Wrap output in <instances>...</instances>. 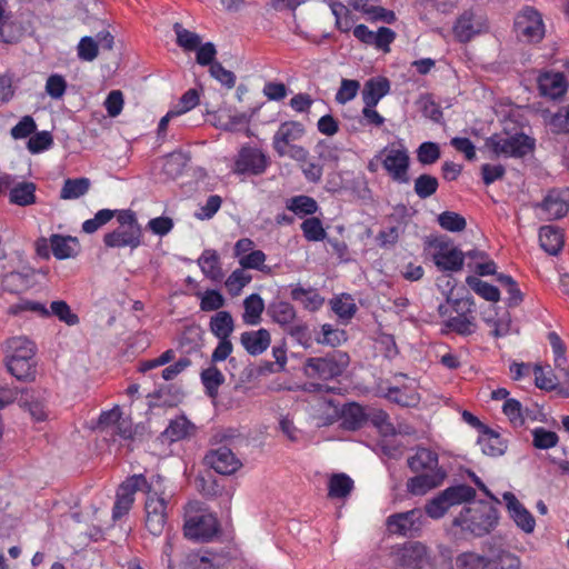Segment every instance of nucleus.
Wrapping results in <instances>:
<instances>
[{
  "instance_id": "obj_1",
  "label": "nucleus",
  "mask_w": 569,
  "mask_h": 569,
  "mask_svg": "<svg viewBox=\"0 0 569 569\" xmlns=\"http://www.w3.org/2000/svg\"><path fill=\"white\" fill-rule=\"evenodd\" d=\"M4 365L17 380L31 382L37 377V346L27 337H12L6 341Z\"/></svg>"
},
{
  "instance_id": "obj_2",
  "label": "nucleus",
  "mask_w": 569,
  "mask_h": 569,
  "mask_svg": "<svg viewBox=\"0 0 569 569\" xmlns=\"http://www.w3.org/2000/svg\"><path fill=\"white\" fill-rule=\"evenodd\" d=\"M146 528L153 536L162 533L167 522V506L170 495L166 491L164 479L161 476L147 480L144 488Z\"/></svg>"
},
{
  "instance_id": "obj_3",
  "label": "nucleus",
  "mask_w": 569,
  "mask_h": 569,
  "mask_svg": "<svg viewBox=\"0 0 569 569\" xmlns=\"http://www.w3.org/2000/svg\"><path fill=\"white\" fill-rule=\"evenodd\" d=\"M497 523V510L483 502L465 508L453 520V526L460 527L462 530L469 531L477 537L489 533Z\"/></svg>"
},
{
  "instance_id": "obj_4",
  "label": "nucleus",
  "mask_w": 569,
  "mask_h": 569,
  "mask_svg": "<svg viewBox=\"0 0 569 569\" xmlns=\"http://www.w3.org/2000/svg\"><path fill=\"white\" fill-rule=\"evenodd\" d=\"M350 363L347 352L333 350L323 357H310L303 363V373L308 378L332 380L340 377Z\"/></svg>"
},
{
  "instance_id": "obj_5",
  "label": "nucleus",
  "mask_w": 569,
  "mask_h": 569,
  "mask_svg": "<svg viewBox=\"0 0 569 569\" xmlns=\"http://www.w3.org/2000/svg\"><path fill=\"white\" fill-rule=\"evenodd\" d=\"M513 32L523 43L540 42L546 32L542 14L533 7H523L515 16Z\"/></svg>"
},
{
  "instance_id": "obj_6",
  "label": "nucleus",
  "mask_w": 569,
  "mask_h": 569,
  "mask_svg": "<svg viewBox=\"0 0 569 569\" xmlns=\"http://www.w3.org/2000/svg\"><path fill=\"white\" fill-rule=\"evenodd\" d=\"M382 167L392 181L403 184L409 183L410 157L408 149L402 146L390 144L381 151Z\"/></svg>"
},
{
  "instance_id": "obj_7",
  "label": "nucleus",
  "mask_w": 569,
  "mask_h": 569,
  "mask_svg": "<svg viewBox=\"0 0 569 569\" xmlns=\"http://www.w3.org/2000/svg\"><path fill=\"white\" fill-rule=\"evenodd\" d=\"M486 146L496 156L523 157L533 149V141L523 133L493 134L486 140Z\"/></svg>"
},
{
  "instance_id": "obj_8",
  "label": "nucleus",
  "mask_w": 569,
  "mask_h": 569,
  "mask_svg": "<svg viewBox=\"0 0 569 569\" xmlns=\"http://www.w3.org/2000/svg\"><path fill=\"white\" fill-rule=\"evenodd\" d=\"M448 302L452 303V308L458 313L455 317H450L446 320L445 327L461 336H469L476 330V322L473 313L475 301L471 297L462 299H447Z\"/></svg>"
},
{
  "instance_id": "obj_9",
  "label": "nucleus",
  "mask_w": 569,
  "mask_h": 569,
  "mask_svg": "<svg viewBox=\"0 0 569 569\" xmlns=\"http://www.w3.org/2000/svg\"><path fill=\"white\" fill-rule=\"evenodd\" d=\"M323 403L331 408V413L328 416L327 421L333 422L338 418L341 419V427L345 430L356 431L363 427L368 420L362 406L357 402H350L339 409L338 403L333 399H325Z\"/></svg>"
},
{
  "instance_id": "obj_10",
  "label": "nucleus",
  "mask_w": 569,
  "mask_h": 569,
  "mask_svg": "<svg viewBox=\"0 0 569 569\" xmlns=\"http://www.w3.org/2000/svg\"><path fill=\"white\" fill-rule=\"evenodd\" d=\"M146 487L147 479L143 475H133L119 486L112 508L113 520L122 518L130 511L134 502V493L137 491L144 492Z\"/></svg>"
},
{
  "instance_id": "obj_11",
  "label": "nucleus",
  "mask_w": 569,
  "mask_h": 569,
  "mask_svg": "<svg viewBox=\"0 0 569 569\" xmlns=\"http://www.w3.org/2000/svg\"><path fill=\"white\" fill-rule=\"evenodd\" d=\"M268 163L267 156L260 149L246 146L238 152L233 172L237 174L258 176L266 171Z\"/></svg>"
},
{
  "instance_id": "obj_12",
  "label": "nucleus",
  "mask_w": 569,
  "mask_h": 569,
  "mask_svg": "<svg viewBox=\"0 0 569 569\" xmlns=\"http://www.w3.org/2000/svg\"><path fill=\"white\" fill-rule=\"evenodd\" d=\"M217 518L209 512H200L186 519L184 536L192 540H210L218 532Z\"/></svg>"
},
{
  "instance_id": "obj_13",
  "label": "nucleus",
  "mask_w": 569,
  "mask_h": 569,
  "mask_svg": "<svg viewBox=\"0 0 569 569\" xmlns=\"http://www.w3.org/2000/svg\"><path fill=\"white\" fill-rule=\"evenodd\" d=\"M422 523L423 512L418 508L393 513L387 518L388 530L399 536H416L421 530Z\"/></svg>"
},
{
  "instance_id": "obj_14",
  "label": "nucleus",
  "mask_w": 569,
  "mask_h": 569,
  "mask_svg": "<svg viewBox=\"0 0 569 569\" xmlns=\"http://www.w3.org/2000/svg\"><path fill=\"white\" fill-rule=\"evenodd\" d=\"M204 462L220 475L234 473L241 467V461L226 446L209 450L204 456Z\"/></svg>"
},
{
  "instance_id": "obj_15",
  "label": "nucleus",
  "mask_w": 569,
  "mask_h": 569,
  "mask_svg": "<svg viewBox=\"0 0 569 569\" xmlns=\"http://www.w3.org/2000/svg\"><path fill=\"white\" fill-rule=\"evenodd\" d=\"M436 248L432 260L438 269L452 272L462 269L465 254L461 250L443 241L437 242Z\"/></svg>"
},
{
  "instance_id": "obj_16",
  "label": "nucleus",
  "mask_w": 569,
  "mask_h": 569,
  "mask_svg": "<svg viewBox=\"0 0 569 569\" xmlns=\"http://www.w3.org/2000/svg\"><path fill=\"white\" fill-rule=\"evenodd\" d=\"M509 517L515 521L517 527L526 533H532L536 528V520L532 513L518 500L512 492L502 495Z\"/></svg>"
},
{
  "instance_id": "obj_17",
  "label": "nucleus",
  "mask_w": 569,
  "mask_h": 569,
  "mask_svg": "<svg viewBox=\"0 0 569 569\" xmlns=\"http://www.w3.org/2000/svg\"><path fill=\"white\" fill-rule=\"evenodd\" d=\"M303 134L305 127L302 123L298 121L282 122L273 136V149L280 157H284L287 154V147L301 139Z\"/></svg>"
},
{
  "instance_id": "obj_18",
  "label": "nucleus",
  "mask_w": 569,
  "mask_h": 569,
  "mask_svg": "<svg viewBox=\"0 0 569 569\" xmlns=\"http://www.w3.org/2000/svg\"><path fill=\"white\" fill-rule=\"evenodd\" d=\"M142 229L141 227L124 228L118 227L113 231L108 232L103 237V243L108 248L136 249L141 244Z\"/></svg>"
},
{
  "instance_id": "obj_19",
  "label": "nucleus",
  "mask_w": 569,
  "mask_h": 569,
  "mask_svg": "<svg viewBox=\"0 0 569 569\" xmlns=\"http://www.w3.org/2000/svg\"><path fill=\"white\" fill-rule=\"evenodd\" d=\"M398 562L408 568L420 569L429 563L427 547L421 542L405 543L397 552Z\"/></svg>"
},
{
  "instance_id": "obj_20",
  "label": "nucleus",
  "mask_w": 569,
  "mask_h": 569,
  "mask_svg": "<svg viewBox=\"0 0 569 569\" xmlns=\"http://www.w3.org/2000/svg\"><path fill=\"white\" fill-rule=\"evenodd\" d=\"M447 477L445 470H433L432 472H422L407 481V491L413 496H423L428 491L442 485Z\"/></svg>"
},
{
  "instance_id": "obj_21",
  "label": "nucleus",
  "mask_w": 569,
  "mask_h": 569,
  "mask_svg": "<svg viewBox=\"0 0 569 569\" xmlns=\"http://www.w3.org/2000/svg\"><path fill=\"white\" fill-rule=\"evenodd\" d=\"M567 80L561 72L547 71L538 78V89L543 97L560 98L567 92Z\"/></svg>"
},
{
  "instance_id": "obj_22",
  "label": "nucleus",
  "mask_w": 569,
  "mask_h": 569,
  "mask_svg": "<svg viewBox=\"0 0 569 569\" xmlns=\"http://www.w3.org/2000/svg\"><path fill=\"white\" fill-rule=\"evenodd\" d=\"M240 342L249 355L259 356L269 348L271 336L264 328L244 331L240 336Z\"/></svg>"
},
{
  "instance_id": "obj_23",
  "label": "nucleus",
  "mask_w": 569,
  "mask_h": 569,
  "mask_svg": "<svg viewBox=\"0 0 569 569\" xmlns=\"http://www.w3.org/2000/svg\"><path fill=\"white\" fill-rule=\"evenodd\" d=\"M408 467L412 472H432L442 470L439 467L438 455L427 448H418L416 453L408 458Z\"/></svg>"
},
{
  "instance_id": "obj_24",
  "label": "nucleus",
  "mask_w": 569,
  "mask_h": 569,
  "mask_svg": "<svg viewBox=\"0 0 569 569\" xmlns=\"http://www.w3.org/2000/svg\"><path fill=\"white\" fill-rule=\"evenodd\" d=\"M196 432V426L184 416L170 420L168 427L162 431L163 441L177 442L190 438Z\"/></svg>"
},
{
  "instance_id": "obj_25",
  "label": "nucleus",
  "mask_w": 569,
  "mask_h": 569,
  "mask_svg": "<svg viewBox=\"0 0 569 569\" xmlns=\"http://www.w3.org/2000/svg\"><path fill=\"white\" fill-rule=\"evenodd\" d=\"M540 209L545 213L546 220H555L565 217L569 210L568 202L561 197L559 191H550L540 203Z\"/></svg>"
},
{
  "instance_id": "obj_26",
  "label": "nucleus",
  "mask_w": 569,
  "mask_h": 569,
  "mask_svg": "<svg viewBox=\"0 0 569 569\" xmlns=\"http://www.w3.org/2000/svg\"><path fill=\"white\" fill-rule=\"evenodd\" d=\"M540 247L549 254L557 256L565 243L562 231L553 226H543L539 230Z\"/></svg>"
},
{
  "instance_id": "obj_27",
  "label": "nucleus",
  "mask_w": 569,
  "mask_h": 569,
  "mask_svg": "<svg viewBox=\"0 0 569 569\" xmlns=\"http://www.w3.org/2000/svg\"><path fill=\"white\" fill-rule=\"evenodd\" d=\"M198 264L203 274L214 281L219 282L223 279V271L220 263V257L213 249H206L198 259Z\"/></svg>"
},
{
  "instance_id": "obj_28",
  "label": "nucleus",
  "mask_w": 569,
  "mask_h": 569,
  "mask_svg": "<svg viewBox=\"0 0 569 569\" xmlns=\"http://www.w3.org/2000/svg\"><path fill=\"white\" fill-rule=\"evenodd\" d=\"M37 186L31 181L16 183L9 191V202L19 207L32 206L37 202Z\"/></svg>"
},
{
  "instance_id": "obj_29",
  "label": "nucleus",
  "mask_w": 569,
  "mask_h": 569,
  "mask_svg": "<svg viewBox=\"0 0 569 569\" xmlns=\"http://www.w3.org/2000/svg\"><path fill=\"white\" fill-rule=\"evenodd\" d=\"M390 83L386 78L369 79L362 90L363 103L368 107H376L378 102L389 92Z\"/></svg>"
},
{
  "instance_id": "obj_30",
  "label": "nucleus",
  "mask_w": 569,
  "mask_h": 569,
  "mask_svg": "<svg viewBox=\"0 0 569 569\" xmlns=\"http://www.w3.org/2000/svg\"><path fill=\"white\" fill-rule=\"evenodd\" d=\"M52 254L58 260L72 258L77 254L78 240L71 236L53 233L50 236Z\"/></svg>"
},
{
  "instance_id": "obj_31",
  "label": "nucleus",
  "mask_w": 569,
  "mask_h": 569,
  "mask_svg": "<svg viewBox=\"0 0 569 569\" xmlns=\"http://www.w3.org/2000/svg\"><path fill=\"white\" fill-rule=\"evenodd\" d=\"M481 451L490 457H499L505 453L507 446L497 432L486 428L478 440Z\"/></svg>"
},
{
  "instance_id": "obj_32",
  "label": "nucleus",
  "mask_w": 569,
  "mask_h": 569,
  "mask_svg": "<svg viewBox=\"0 0 569 569\" xmlns=\"http://www.w3.org/2000/svg\"><path fill=\"white\" fill-rule=\"evenodd\" d=\"M292 300L301 303L305 309L316 311L320 309L325 302V299L313 288H302L297 286L292 288L290 293Z\"/></svg>"
},
{
  "instance_id": "obj_33",
  "label": "nucleus",
  "mask_w": 569,
  "mask_h": 569,
  "mask_svg": "<svg viewBox=\"0 0 569 569\" xmlns=\"http://www.w3.org/2000/svg\"><path fill=\"white\" fill-rule=\"evenodd\" d=\"M271 319L286 330L295 322L296 310L292 305L286 301L272 302L268 308Z\"/></svg>"
},
{
  "instance_id": "obj_34",
  "label": "nucleus",
  "mask_w": 569,
  "mask_h": 569,
  "mask_svg": "<svg viewBox=\"0 0 569 569\" xmlns=\"http://www.w3.org/2000/svg\"><path fill=\"white\" fill-rule=\"evenodd\" d=\"M353 480L346 473H333L328 481V496L332 499H343L353 490Z\"/></svg>"
},
{
  "instance_id": "obj_35",
  "label": "nucleus",
  "mask_w": 569,
  "mask_h": 569,
  "mask_svg": "<svg viewBox=\"0 0 569 569\" xmlns=\"http://www.w3.org/2000/svg\"><path fill=\"white\" fill-rule=\"evenodd\" d=\"M243 307V322L249 326H257L260 323L261 315L264 310V302L262 298L258 293H252L244 299Z\"/></svg>"
},
{
  "instance_id": "obj_36",
  "label": "nucleus",
  "mask_w": 569,
  "mask_h": 569,
  "mask_svg": "<svg viewBox=\"0 0 569 569\" xmlns=\"http://www.w3.org/2000/svg\"><path fill=\"white\" fill-rule=\"evenodd\" d=\"M385 398H387L389 401L395 402L401 407H413L416 406L420 397L416 392L413 388H409L407 386L399 388V387H390L385 392Z\"/></svg>"
},
{
  "instance_id": "obj_37",
  "label": "nucleus",
  "mask_w": 569,
  "mask_h": 569,
  "mask_svg": "<svg viewBox=\"0 0 569 569\" xmlns=\"http://www.w3.org/2000/svg\"><path fill=\"white\" fill-rule=\"evenodd\" d=\"M209 327L217 338H230L234 322L229 311H218L211 317Z\"/></svg>"
},
{
  "instance_id": "obj_38",
  "label": "nucleus",
  "mask_w": 569,
  "mask_h": 569,
  "mask_svg": "<svg viewBox=\"0 0 569 569\" xmlns=\"http://www.w3.org/2000/svg\"><path fill=\"white\" fill-rule=\"evenodd\" d=\"M90 184V180L84 177L67 179L61 188L60 198L63 200L78 199L89 191Z\"/></svg>"
},
{
  "instance_id": "obj_39",
  "label": "nucleus",
  "mask_w": 569,
  "mask_h": 569,
  "mask_svg": "<svg viewBox=\"0 0 569 569\" xmlns=\"http://www.w3.org/2000/svg\"><path fill=\"white\" fill-rule=\"evenodd\" d=\"M441 492L450 507L470 502L476 498V490L467 485L451 486Z\"/></svg>"
},
{
  "instance_id": "obj_40",
  "label": "nucleus",
  "mask_w": 569,
  "mask_h": 569,
  "mask_svg": "<svg viewBox=\"0 0 569 569\" xmlns=\"http://www.w3.org/2000/svg\"><path fill=\"white\" fill-rule=\"evenodd\" d=\"M467 284L481 298L490 302H498L500 300V291L497 287L482 281L478 277L468 276L466 278Z\"/></svg>"
},
{
  "instance_id": "obj_41",
  "label": "nucleus",
  "mask_w": 569,
  "mask_h": 569,
  "mask_svg": "<svg viewBox=\"0 0 569 569\" xmlns=\"http://www.w3.org/2000/svg\"><path fill=\"white\" fill-rule=\"evenodd\" d=\"M200 377L206 389V393L209 397H216L218 395L219 387L224 382V376L222 372L217 367L210 366L202 370Z\"/></svg>"
},
{
  "instance_id": "obj_42",
  "label": "nucleus",
  "mask_w": 569,
  "mask_h": 569,
  "mask_svg": "<svg viewBox=\"0 0 569 569\" xmlns=\"http://www.w3.org/2000/svg\"><path fill=\"white\" fill-rule=\"evenodd\" d=\"M472 20L473 16L470 12H465L458 18L453 27V33L460 42L469 41L476 33L479 32Z\"/></svg>"
},
{
  "instance_id": "obj_43",
  "label": "nucleus",
  "mask_w": 569,
  "mask_h": 569,
  "mask_svg": "<svg viewBox=\"0 0 569 569\" xmlns=\"http://www.w3.org/2000/svg\"><path fill=\"white\" fill-rule=\"evenodd\" d=\"M287 209L298 216H309L317 212L318 203L311 197L296 196L288 200Z\"/></svg>"
},
{
  "instance_id": "obj_44",
  "label": "nucleus",
  "mask_w": 569,
  "mask_h": 569,
  "mask_svg": "<svg viewBox=\"0 0 569 569\" xmlns=\"http://www.w3.org/2000/svg\"><path fill=\"white\" fill-rule=\"evenodd\" d=\"M32 272H11L3 279V287L17 293L23 292L32 286Z\"/></svg>"
},
{
  "instance_id": "obj_45",
  "label": "nucleus",
  "mask_w": 569,
  "mask_h": 569,
  "mask_svg": "<svg viewBox=\"0 0 569 569\" xmlns=\"http://www.w3.org/2000/svg\"><path fill=\"white\" fill-rule=\"evenodd\" d=\"M332 311L342 320H350L357 312V306L350 295H341L331 301Z\"/></svg>"
},
{
  "instance_id": "obj_46",
  "label": "nucleus",
  "mask_w": 569,
  "mask_h": 569,
  "mask_svg": "<svg viewBox=\"0 0 569 569\" xmlns=\"http://www.w3.org/2000/svg\"><path fill=\"white\" fill-rule=\"evenodd\" d=\"M439 188V181L435 176L422 173L415 180L413 190L420 199L433 196Z\"/></svg>"
},
{
  "instance_id": "obj_47",
  "label": "nucleus",
  "mask_w": 569,
  "mask_h": 569,
  "mask_svg": "<svg viewBox=\"0 0 569 569\" xmlns=\"http://www.w3.org/2000/svg\"><path fill=\"white\" fill-rule=\"evenodd\" d=\"M457 569H489V558L472 551L463 552L456 558Z\"/></svg>"
},
{
  "instance_id": "obj_48",
  "label": "nucleus",
  "mask_w": 569,
  "mask_h": 569,
  "mask_svg": "<svg viewBox=\"0 0 569 569\" xmlns=\"http://www.w3.org/2000/svg\"><path fill=\"white\" fill-rule=\"evenodd\" d=\"M329 6L336 18V28L341 32H349L353 24L351 11L341 2L332 1Z\"/></svg>"
},
{
  "instance_id": "obj_49",
  "label": "nucleus",
  "mask_w": 569,
  "mask_h": 569,
  "mask_svg": "<svg viewBox=\"0 0 569 569\" xmlns=\"http://www.w3.org/2000/svg\"><path fill=\"white\" fill-rule=\"evenodd\" d=\"M251 280H252L251 274L247 273L244 271V269H242V267H241L240 269H236L234 271H232L229 274L224 284H226V288L228 289V292L232 297H236V296L240 295L242 289L248 283H250Z\"/></svg>"
},
{
  "instance_id": "obj_50",
  "label": "nucleus",
  "mask_w": 569,
  "mask_h": 569,
  "mask_svg": "<svg viewBox=\"0 0 569 569\" xmlns=\"http://www.w3.org/2000/svg\"><path fill=\"white\" fill-rule=\"evenodd\" d=\"M535 382L536 386L546 391L557 390L558 386L562 383V380L557 373L551 370L545 371L542 367H535Z\"/></svg>"
},
{
  "instance_id": "obj_51",
  "label": "nucleus",
  "mask_w": 569,
  "mask_h": 569,
  "mask_svg": "<svg viewBox=\"0 0 569 569\" xmlns=\"http://www.w3.org/2000/svg\"><path fill=\"white\" fill-rule=\"evenodd\" d=\"M497 280L500 283V286L509 295L508 306L509 307L519 306L523 300V296L518 287V283L515 281V279L511 276L499 273V274H497Z\"/></svg>"
},
{
  "instance_id": "obj_52",
  "label": "nucleus",
  "mask_w": 569,
  "mask_h": 569,
  "mask_svg": "<svg viewBox=\"0 0 569 569\" xmlns=\"http://www.w3.org/2000/svg\"><path fill=\"white\" fill-rule=\"evenodd\" d=\"M284 331L303 348L312 346V335L306 322L295 321Z\"/></svg>"
},
{
  "instance_id": "obj_53",
  "label": "nucleus",
  "mask_w": 569,
  "mask_h": 569,
  "mask_svg": "<svg viewBox=\"0 0 569 569\" xmlns=\"http://www.w3.org/2000/svg\"><path fill=\"white\" fill-rule=\"evenodd\" d=\"M532 445L537 449H550L558 445L559 437L555 431L547 430L542 427L535 428L532 431Z\"/></svg>"
},
{
  "instance_id": "obj_54",
  "label": "nucleus",
  "mask_w": 569,
  "mask_h": 569,
  "mask_svg": "<svg viewBox=\"0 0 569 569\" xmlns=\"http://www.w3.org/2000/svg\"><path fill=\"white\" fill-rule=\"evenodd\" d=\"M301 230H302L303 237L308 241H313V242L322 241L327 236V232L322 226V222L320 221L319 218H316V217L306 219L301 223Z\"/></svg>"
},
{
  "instance_id": "obj_55",
  "label": "nucleus",
  "mask_w": 569,
  "mask_h": 569,
  "mask_svg": "<svg viewBox=\"0 0 569 569\" xmlns=\"http://www.w3.org/2000/svg\"><path fill=\"white\" fill-rule=\"evenodd\" d=\"M417 160L423 166L436 163L441 156L440 147L436 142H422L417 149Z\"/></svg>"
},
{
  "instance_id": "obj_56",
  "label": "nucleus",
  "mask_w": 569,
  "mask_h": 569,
  "mask_svg": "<svg viewBox=\"0 0 569 569\" xmlns=\"http://www.w3.org/2000/svg\"><path fill=\"white\" fill-rule=\"evenodd\" d=\"M520 559L509 551L501 550L493 558H489V569H520Z\"/></svg>"
},
{
  "instance_id": "obj_57",
  "label": "nucleus",
  "mask_w": 569,
  "mask_h": 569,
  "mask_svg": "<svg viewBox=\"0 0 569 569\" xmlns=\"http://www.w3.org/2000/svg\"><path fill=\"white\" fill-rule=\"evenodd\" d=\"M502 411L513 427H522L525 425L523 409L517 399H507L502 406Z\"/></svg>"
},
{
  "instance_id": "obj_58",
  "label": "nucleus",
  "mask_w": 569,
  "mask_h": 569,
  "mask_svg": "<svg viewBox=\"0 0 569 569\" xmlns=\"http://www.w3.org/2000/svg\"><path fill=\"white\" fill-rule=\"evenodd\" d=\"M440 227L451 232H459L466 228V219L453 211H445L438 217Z\"/></svg>"
},
{
  "instance_id": "obj_59",
  "label": "nucleus",
  "mask_w": 569,
  "mask_h": 569,
  "mask_svg": "<svg viewBox=\"0 0 569 569\" xmlns=\"http://www.w3.org/2000/svg\"><path fill=\"white\" fill-rule=\"evenodd\" d=\"M49 312L68 326H74L79 322V317L71 311L69 305L63 300L53 301Z\"/></svg>"
},
{
  "instance_id": "obj_60",
  "label": "nucleus",
  "mask_w": 569,
  "mask_h": 569,
  "mask_svg": "<svg viewBox=\"0 0 569 569\" xmlns=\"http://www.w3.org/2000/svg\"><path fill=\"white\" fill-rule=\"evenodd\" d=\"M174 32L177 34L178 46L187 51L196 50L201 42V39L197 33L183 29L179 23L174 24Z\"/></svg>"
},
{
  "instance_id": "obj_61",
  "label": "nucleus",
  "mask_w": 569,
  "mask_h": 569,
  "mask_svg": "<svg viewBox=\"0 0 569 569\" xmlns=\"http://www.w3.org/2000/svg\"><path fill=\"white\" fill-rule=\"evenodd\" d=\"M114 216L116 211L111 209H101L93 218L88 219L82 223V231L86 233H93L102 226L107 224Z\"/></svg>"
},
{
  "instance_id": "obj_62",
  "label": "nucleus",
  "mask_w": 569,
  "mask_h": 569,
  "mask_svg": "<svg viewBox=\"0 0 569 569\" xmlns=\"http://www.w3.org/2000/svg\"><path fill=\"white\" fill-rule=\"evenodd\" d=\"M226 303L224 297L214 289L206 290L201 296L200 309L202 311H219Z\"/></svg>"
},
{
  "instance_id": "obj_63",
  "label": "nucleus",
  "mask_w": 569,
  "mask_h": 569,
  "mask_svg": "<svg viewBox=\"0 0 569 569\" xmlns=\"http://www.w3.org/2000/svg\"><path fill=\"white\" fill-rule=\"evenodd\" d=\"M200 102V94H199V91L197 89H189L187 90L182 96L181 98L179 99V101L173 106V110H174V113H177L178 116H181L190 110H192L193 108H196Z\"/></svg>"
},
{
  "instance_id": "obj_64",
  "label": "nucleus",
  "mask_w": 569,
  "mask_h": 569,
  "mask_svg": "<svg viewBox=\"0 0 569 569\" xmlns=\"http://www.w3.org/2000/svg\"><path fill=\"white\" fill-rule=\"evenodd\" d=\"M52 144V134L49 131H41L30 137L27 148L31 153L37 154L50 149Z\"/></svg>"
}]
</instances>
